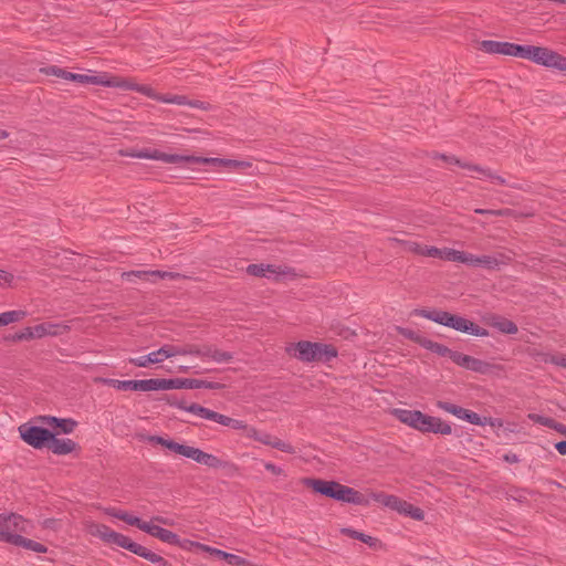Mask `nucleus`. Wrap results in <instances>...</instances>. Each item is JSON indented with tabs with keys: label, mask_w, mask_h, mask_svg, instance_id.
Wrapping results in <instances>:
<instances>
[{
	"label": "nucleus",
	"mask_w": 566,
	"mask_h": 566,
	"mask_svg": "<svg viewBox=\"0 0 566 566\" xmlns=\"http://www.w3.org/2000/svg\"><path fill=\"white\" fill-rule=\"evenodd\" d=\"M88 532L91 535L98 537L104 543L114 544L124 549H127L128 552L147 559L148 562H150L151 564H154L156 566H172L163 556H160V555L151 552L150 549L146 548L145 546L134 542L128 536L113 531L109 526H107L105 524L92 523L88 526Z\"/></svg>",
	"instance_id": "f257e3e1"
},
{
	"label": "nucleus",
	"mask_w": 566,
	"mask_h": 566,
	"mask_svg": "<svg viewBox=\"0 0 566 566\" xmlns=\"http://www.w3.org/2000/svg\"><path fill=\"white\" fill-rule=\"evenodd\" d=\"M302 483L304 486L310 488L316 494L343 503L368 506L370 504V499H373L370 495L367 496L354 488L344 485L334 480L304 478Z\"/></svg>",
	"instance_id": "f03ea898"
},
{
	"label": "nucleus",
	"mask_w": 566,
	"mask_h": 566,
	"mask_svg": "<svg viewBox=\"0 0 566 566\" xmlns=\"http://www.w3.org/2000/svg\"><path fill=\"white\" fill-rule=\"evenodd\" d=\"M412 315L427 318L442 326L452 328L457 332L469 334L479 337L489 336V331L479 326L474 322L460 316L458 314H453L439 308H416L412 312Z\"/></svg>",
	"instance_id": "7ed1b4c3"
},
{
	"label": "nucleus",
	"mask_w": 566,
	"mask_h": 566,
	"mask_svg": "<svg viewBox=\"0 0 566 566\" xmlns=\"http://www.w3.org/2000/svg\"><path fill=\"white\" fill-rule=\"evenodd\" d=\"M286 353L302 363H329L338 355L337 348L332 344L300 340L286 347Z\"/></svg>",
	"instance_id": "20e7f679"
},
{
	"label": "nucleus",
	"mask_w": 566,
	"mask_h": 566,
	"mask_svg": "<svg viewBox=\"0 0 566 566\" xmlns=\"http://www.w3.org/2000/svg\"><path fill=\"white\" fill-rule=\"evenodd\" d=\"M40 72L45 75H53L66 81L75 82L82 85H102V86H113L117 83L114 78H108L109 76L106 73H98L94 75L88 74H78L72 73L64 69H61L56 65H49L45 67H41Z\"/></svg>",
	"instance_id": "39448f33"
},
{
	"label": "nucleus",
	"mask_w": 566,
	"mask_h": 566,
	"mask_svg": "<svg viewBox=\"0 0 566 566\" xmlns=\"http://www.w3.org/2000/svg\"><path fill=\"white\" fill-rule=\"evenodd\" d=\"M370 496L375 502L380 503L384 506L389 507L399 514L408 516L415 521H422L424 518L423 510L396 495H389L384 492H371Z\"/></svg>",
	"instance_id": "423d86ee"
},
{
	"label": "nucleus",
	"mask_w": 566,
	"mask_h": 566,
	"mask_svg": "<svg viewBox=\"0 0 566 566\" xmlns=\"http://www.w3.org/2000/svg\"><path fill=\"white\" fill-rule=\"evenodd\" d=\"M432 158L441 159L449 165H457L463 169L475 171V172L480 174L481 176L489 178L492 182H494L496 185L510 186V187L516 188L515 186L510 185L504 177L495 174L490 168H486V167H483L480 165H475V164H471L468 161H463L454 155H447V154H441V153L434 151L432 154Z\"/></svg>",
	"instance_id": "0eeeda50"
},
{
	"label": "nucleus",
	"mask_w": 566,
	"mask_h": 566,
	"mask_svg": "<svg viewBox=\"0 0 566 566\" xmlns=\"http://www.w3.org/2000/svg\"><path fill=\"white\" fill-rule=\"evenodd\" d=\"M20 438L30 447L41 450L49 448L50 441L53 439V431L42 426H32L23 423L19 428Z\"/></svg>",
	"instance_id": "6e6552de"
},
{
	"label": "nucleus",
	"mask_w": 566,
	"mask_h": 566,
	"mask_svg": "<svg viewBox=\"0 0 566 566\" xmlns=\"http://www.w3.org/2000/svg\"><path fill=\"white\" fill-rule=\"evenodd\" d=\"M522 44L511 42H500L493 40H484L480 43L479 49L489 54H503L520 57Z\"/></svg>",
	"instance_id": "1a4fd4ad"
},
{
	"label": "nucleus",
	"mask_w": 566,
	"mask_h": 566,
	"mask_svg": "<svg viewBox=\"0 0 566 566\" xmlns=\"http://www.w3.org/2000/svg\"><path fill=\"white\" fill-rule=\"evenodd\" d=\"M105 384L117 389V390H140L151 391L156 390L155 378L150 379H132V380H118V379H105Z\"/></svg>",
	"instance_id": "9d476101"
},
{
	"label": "nucleus",
	"mask_w": 566,
	"mask_h": 566,
	"mask_svg": "<svg viewBox=\"0 0 566 566\" xmlns=\"http://www.w3.org/2000/svg\"><path fill=\"white\" fill-rule=\"evenodd\" d=\"M174 356V345H164L159 349L145 356L130 358L129 363L137 367H147L150 364H157L163 361L164 358H170Z\"/></svg>",
	"instance_id": "9b49d317"
},
{
	"label": "nucleus",
	"mask_w": 566,
	"mask_h": 566,
	"mask_svg": "<svg viewBox=\"0 0 566 566\" xmlns=\"http://www.w3.org/2000/svg\"><path fill=\"white\" fill-rule=\"evenodd\" d=\"M39 420L41 423L51 427L55 436L60 433L70 434L78 424L77 421L72 418H57L55 416H40Z\"/></svg>",
	"instance_id": "f8f14e48"
},
{
	"label": "nucleus",
	"mask_w": 566,
	"mask_h": 566,
	"mask_svg": "<svg viewBox=\"0 0 566 566\" xmlns=\"http://www.w3.org/2000/svg\"><path fill=\"white\" fill-rule=\"evenodd\" d=\"M125 155L134 158L161 160L168 164H178L182 158V155L166 154L157 149L130 150Z\"/></svg>",
	"instance_id": "ddd939ff"
},
{
	"label": "nucleus",
	"mask_w": 566,
	"mask_h": 566,
	"mask_svg": "<svg viewBox=\"0 0 566 566\" xmlns=\"http://www.w3.org/2000/svg\"><path fill=\"white\" fill-rule=\"evenodd\" d=\"M455 365L481 375H486L492 369V364L473 356L459 353Z\"/></svg>",
	"instance_id": "4468645a"
},
{
	"label": "nucleus",
	"mask_w": 566,
	"mask_h": 566,
	"mask_svg": "<svg viewBox=\"0 0 566 566\" xmlns=\"http://www.w3.org/2000/svg\"><path fill=\"white\" fill-rule=\"evenodd\" d=\"M391 415L400 422L419 432L421 431L424 413L420 410L396 408L391 411Z\"/></svg>",
	"instance_id": "2eb2a0df"
},
{
	"label": "nucleus",
	"mask_w": 566,
	"mask_h": 566,
	"mask_svg": "<svg viewBox=\"0 0 566 566\" xmlns=\"http://www.w3.org/2000/svg\"><path fill=\"white\" fill-rule=\"evenodd\" d=\"M4 538V543L12 544L14 546L23 547L28 551H32L35 553H46L48 547L39 542L33 539L23 537L22 535H9L7 533H1Z\"/></svg>",
	"instance_id": "dca6fc26"
},
{
	"label": "nucleus",
	"mask_w": 566,
	"mask_h": 566,
	"mask_svg": "<svg viewBox=\"0 0 566 566\" xmlns=\"http://www.w3.org/2000/svg\"><path fill=\"white\" fill-rule=\"evenodd\" d=\"M143 532L147 533L148 535H150L153 537L160 539L164 543H167L170 545L179 544V535L178 534H176L167 528H164L159 525H154L150 522L146 523Z\"/></svg>",
	"instance_id": "f3484780"
},
{
	"label": "nucleus",
	"mask_w": 566,
	"mask_h": 566,
	"mask_svg": "<svg viewBox=\"0 0 566 566\" xmlns=\"http://www.w3.org/2000/svg\"><path fill=\"white\" fill-rule=\"evenodd\" d=\"M156 390L193 389V378H155Z\"/></svg>",
	"instance_id": "a211bd4d"
},
{
	"label": "nucleus",
	"mask_w": 566,
	"mask_h": 566,
	"mask_svg": "<svg viewBox=\"0 0 566 566\" xmlns=\"http://www.w3.org/2000/svg\"><path fill=\"white\" fill-rule=\"evenodd\" d=\"M485 322L489 326L506 335H513L518 332L517 325L513 321L497 314L490 315Z\"/></svg>",
	"instance_id": "6ab92c4d"
},
{
	"label": "nucleus",
	"mask_w": 566,
	"mask_h": 566,
	"mask_svg": "<svg viewBox=\"0 0 566 566\" xmlns=\"http://www.w3.org/2000/svg\"><path fill=\"white\" fill-rule=\"evenodd\" d=\"M36 338H42L46 335L59 336L70 331V326L62 323H50L45 322L33 326Z\"/></svg>",
	"instance_id": "aec40b11"
},
{
	"label": "nucleus",
	"mask_w": 566,
	"mask_h": 566,
	"mask_svg": "<svg viewBox=\"0 0 566 566\" xmlns=\"http://www.w3.org/2000/svg\"><path fill=\"white\" fill-rule=\"evenodd\" d=\"M108 78H114L115 82L117 83L116 85H113L112 87H120L124 90L136 91V92H139L157 102H158V97H160V93H157L154 88H151L148 85L134 84L126 80H119L118 77H115V76H109Z\"/></svg>",
	"instance_id": "412c9836"
},
{
	"label": "nucleus",
	"mask_w": 566,
	"mask_h": 566,
	"mask_svg": "<svg viewBox=\"0 0 566 566\" xmlns=\"http://www.w3.org/2000/svg\"><path fill=\"white\" fill-rule=\"evenodd\" d=\"M542 66L566 72V56L545 48Z\"/></svg>",
	"instance_id": "4be33fe9"
},
{
	"label": "nucleus",
	"mask_w": 566,
	"mask_h": 566,
	"mask_svg": "<svg viewBox=\"0 0 566 566\" xmlns=\"http://www.w3.org/2000/svg\"><path fill=\"white\" fill-rule=\"evenodd\" d=\"M203 465L211 469H222L226 471L228 476H233L239 472V467L235 463L221 460L211 453H207Z\"/></svg>",
	"instance_id": "5701e85b"
},
{
	"label": "nucleus",
	"mask_w": 566,
	"mask_h": 566,
	"mask_svg": "<svg viewBox=\"0 0 566 566\" xmlns=\"http://www.w3.org/2000/svg\"><path fill=\"white\" fill-rule=\"evenodd\" d=\"M202 552L209 553L211 556L227 562L229 565L232 566H244L248 564L247 559L235 555L231 554L224 551H221L219 548L210 547V546H202Z\"/></svg>",
	"instance_id": "b1692460"
},
{
	"label": "nucleus",
	"mask_w": 566,
	"mask_h": 566,
	"mask_svg": "<svg viewBox=\"0 0 566 566\" xmlns=\"http://www.w3.org/2000/svg\"><path fill=\"white\" fill-rule=\"evenodd\" d=\"M245 272L252 276L266 277V279L272 277V275H277V274L283 273L282 271H280V266H276L274 264H263V263L249 264L245 269Z\"/></svg>",
	"instance_id": "393cba45"
},
{
	"label": "nucleus",
	"mask_w": 566,
	"mask_h": 566,
	"mask_svg": "<svg viewBox=\"0 0 566 566\" xmlns=\"http://www.w3.org/2000/svg\"><path fill=\"white\" fill-rule=\"evenodd\" d=\"M77 443L71 439H59L53 433V439L50 441L49 450L56 455H66L73 452L77 448Z\"/></svg>",
	"instance_id": "a878e982"
},
{
	"label": "nucleus",
	"mask_w": 566,
	"mask_h": 566,
	"mask_svg": "<svg viewBox=\"0 0 566 566\" xmlns=\"http://www.w3.org/2000/svg\"><path fill=\"white\" fill-rule=\"evenodd\" d=\"M424 349L440 356V357H448L452 363L455 364L457 361V356L459 355L460 352H457V350H452L451 348H449L448 346L443 345V344H440V343H437V342H433L429 338H427L423 347Z\"/></svg>",
	"instance_id": "bb28decb"
},
{
	"label": "nucleus",
	"mask_w": 566,
	"mask_h": 566,
	"mask_svg": "<svg viewBox=\"0 0 566 566\" xmlns=\"http://www.w3.org/2000/svg\"><path fill=\"white\" fill-rule=\"evenodd\" d=\"M210 420L220 423L221 426L232 428L234 430L245 431V429H248V424L244 421L233 419L217 411H212Z\"/></svg>",
	"instance_id": "cd10ccee"
},
{
	"label": "nucleus",
	"mask_w": 566,
	"mask_h": 566,
	"mask_svg": "<svg viewBox=\"0 0 566 566\" xmlns=\"http://www.w3.org/2000/svg\"><path fill=\"white\" fill-rule=\"evenodd\" d=\"M208 345H196V344H187L184 346H174V354L175 356L181 355H192L197 357H207V350Z\"/></svg>",
	"instance_id": "c85d7f7f"
},
{
	"label": "nucleus",
	"mask_w": 566,
	"mask_h": 566,
	"mask_svg": "<svg viewBox=\"0 0 566 566\" xmlns=\"http://www.w3.org/2000/svg\"><path fill=\"white\" fill-rule=\"evenodd\" d=\"M176 453L180 454L185 458L191 459L200 464L205 463V459L207 455V452H205L198 448L181 444V443H179Z\"/></svg>",
	"instance_id": "c756f323"
},
{
	"label": "nucleus",
	"mask_w": 566,
	"mask_h": 566,
	"mask_svg": "<svg viewBox=\"0 0 566 566\" xmlns=\"http://www.w3.org/2000/svg\"><path fill=\"white\" fill-rule=\"evenodd\" d=\"M408 249L412 252L420 253L427 256L431 258H438L441 260H444L446 254V248L439 249L436 247H426L424 250L421 248V245L417 242H408Z\"/></svg>",
	"instance_id": "7c9ffc66"
},
{
	"label": "nucleus",
	"mask_w": 566,
	"mask_h": 566,
	"mask_svg": "<svg viewBox=\"0 0 566 566\" xmlns=\"http://www.w3.org/2000/svg\"><path fill=\"white\" fill-rule=\"evenodd\" d=\"M544 51V46L523 45L520 57L541 65L543 61Z\"/></svg>",
	"instance_id": "2f4dec72"
},
{
	"label": "nucleus",
	"mask_w": 566,
	"mask_h": 566,
	"mask_svg": "<svg viewBox=\"0 0 566 566\" xmlns=\"http://www.w3.org/2000/svg\"><path fill=\"white\" fill-rule=\"evenodd\" d=\"M179 163L186 164H198V165H211L221 167L222 158L214 157H201V156H184Z\"/></svg>",
	"instance_id": "473e14b6"
},
{
	"label": "nucleus",
	"mask_w": 566,
	"mask_h": 566,
	"mask_svg": "<svg viewBox=\"0 0 566 566\" xmlns=\"http://www.w3.org/2000/svg\"><path fill=\"white\" fill-rule=\"evenodd\" d=\"M207 357L211 358L216 363L223 364L229 363L233 359V354L230 352L220 350L211 345L207 346Z\"/></svg>",
	"instance_id": "72a5a7b5"
},
{
	"label": "nucleus",
	"mask_w": 566,
	"mask_h": 566,
	"mask_svg": "<svg viewBox=\"0 0 566 566\" xmlns=\"http://www.w3.org/2000/svg\"><path fill=\"white\" fill-rule=\"evenodd\" d=\"M27 316V312L22 310H14L0 313V326H7L10 323L20 322Z\"/></svg>",
	"instance_id": "f704fd0d"
},
{
	"label": "nucleus",
	"mask_w": 566,
	"mask_h": 566,
	"mask_svg": "<svg viewBox=\"0 0 566 566\" xmlns=\"http://www.w3.org/2000/svg\"><path fill=\"white\" fill-rule=\"evenodd\" d=\"M436 406L439 409H441V410H443L446 412H449V413L453 415L454 417H457V418H459L461 420H462L463 413H464V411L467 409V408H463L461 406L454 405V403H452L450 401H446V400H438L436 402Z\"/></svg>",
	"instance_id": "c9c22d12"
},
{
	"label": "nucleus",
	"mask_w": 566,
	"mask_h": 566,
	"mask_svg": "<svg viewBox=\"0 0 566 566\" xmlns=\"http://www.w3.org/2000/svg\"><path fill=\"white\" fill-rule=\"evenodd\" d=\"M397 333L399 335H401L402 337L418 344L421 347H423V345L427 340V337H424V336L418 334L417 332H415L410 328H407V327L397 326Z\"/></svg>",
	"instance_id": "e433bc0d"
},
{
	"label": "nucleus",
	"mask_w": 566,
	"mask_h": 566,
	"mask_svg": "<svg viewBox=\"0 0 566 566\" xmlns=\"http://www.w3.org/2000/svg\"><path fill=\"white\" fill-rule=\"evenodd\" d=\"M185 411L199 416L200 418L210 420L213 410L206 408L199 403L192 402L186 405Z\"/></svg>",
	"instance_id": "4c0bfd02"
},
{
	"label": "nucleus",
	"mask_w": 566,
	"mask_h": 566,
	"mask_svg": "<svg viewBox=\"0 0 566 566\" xmlns=\"http://www.w3.org/2000/svg\"><path fill=\"white\" fill-rule=\"evenodd\" d=\"M147 440H148L149 442H153V443L159 444V446H161V447H164V448H166V449H168V450H170V451H172V452H175V453H176L177 448H178V446H179V443H178V442H176L175 440H172V439H166V438H164V437H161V436H148V437H147Z\"/></svg>",
	"instance_id": "58836bf2"
},
{
	"label": "nucleus",
	"mask_w": 566,
	"mask_h": 566,
	"mask_svg": "<svg viewBox=\"0 0 566 566\" xmlns=\"http://www.w3.org/2000/svg\"><path fill=\"white\" fill-rule=\"evenodd\" d=\"M245 432H247V437L253 438L254 440H256L265 446H271L273 438H274L269 433H260L255 428L249 427V426H248V429H245Z\"/></svg>",
	"instance_id": "ea45409f"
},
{
	"label": "nucleus",
	"mask_w": 566,
	"mask_h": 566,
	"mask_svg": "<svg viewBox=\"0 0 566 566\" xmlns=\"http://www.w3.org/2000/svg\"><path fill=\"white\" fill-rule=\"evenodd\" d=\"M118 520L127 523L130 526H135V527L139 528L140 531L144 530V527L147 523L137 516H133L132 514H129L126 511H123V513H120V515H118Z\"/></svg>",
	"instance_id": "a19ab883"
},
{
	"label": "nucleus",
	"mask_w": 566,
	"mask_h": 566,
	"mask_svg": "<svg viewBox=\"0 0 566 566\" xmlns=\"http://www.w3.org/2000/svg\"><path fill=\"white\" fill-rule=\"evenodd\" d=\"M439 417L424 413L421 433H436Z\"/></svg>",
	"instance_id": "79ce46f5"
},
{
	"label": "nucleus",
	"mask_w": 566,
	"mask_h": 566,
	"mask_svg": "<svg viewBox=\"0 0 566 566\" xmlns=\"http://www.w3.org/2000/svg\"><path fill=\"white\" fill-rule=\"evenodd\" d=\"M158 102L176 105H186L188 103V98L184 95L160 94V97H158Z\"/></svg>",
	"instance_id": "37998d69"
},
{
	"label": "nucleus",
	"mask_w": 566,
	"mask_h": 566,
	"mask_svg": "<svg viewBox=\"0 0 566 566\" xmlns=\"http://www.w3.org/2000/svg\"><path fill=\"white\" fill-rule=\"evenodd\" d=\"M122 277L128 282H134L135 277L136 279H139V280H144V281H150V271H143V270H138V271H128V272H124L122 274Z\"/></svg>",
	"instance_id": "c03bdc74"
},
{
	"label": "nucleus",
	"mask_w": 566,
	"mask_h": 566,
	"mask_svg": "<svg viewBox=\"0 0 566 566\" xmlns=\"http://www.w3.org/2000/svg\"><path fill=\"white\" fill-rule=\"evenodd\" d=\"M35 332L33 329V326H29L23 328L20 332H17L12 334V340L13 342H23V340H31L36 338V335H34Z\"/></svg>",
	"instance_id": "a18cd8bd"
},
{
	"label": "nucleus",
	"mask_w": 566,
	"mask_h": 566,
	"mask_svg": "<svg viewBox=\"0 0 566 566\" xmlns=\"http://www.w3.org/2000/svg\"><path fill=\"white\" fill-rule=\"evenodd\" d=\"M500 264H501V262L494 256H491V255H480L479 256L478 268L494 270V269H497Z\"/></svg>",
	"instance_id": "49530a36"
},
{
	"label": "nucleus",
	"mask_w": 566,
	"mask_h": 566,
	"mask_svg": "<svg viewBox=\"0 0 566 566\" xmlns=\"http://www.w3.org/2000/svg\"><path fill=\"white\" fill-rule=\"evenodd\" d=\"M200 388L218 390V389L224 388V385L221 382L193 378V389H200Z\"/></svg>",
	"instance_id": "de8ad7c7"
},
{
	"label": "nucleus",
	"mask_w": 566,
	"mask_h": 566,
	"mask_svg": "<svg viewBox=\"0 0 566 566\" xmlns=\"http://www.w3.org/2000/svg\"><path fill=\"white\" fill-rule=\"evenodd\" d=\"M465 251H459L451 248H446L444 260L451 262L463 263Z\"/></svg>",
	"instance_id": "09e8293b"
},
{
	"label": "nucleus",
	"mask_w": 566,
	"mask_h": 566,
	"mask_svg": "<svg viewBox=\"0 0 566 566\" xmlns=\"http://www.w3.org/2000/svg\"><path fill=\"white\" fill-rule=\"evenodd\" d=\"M462 420L476 426H485L483 417H481L480 415L470 409H465Z\"/></svg>",
	"instance_id": "8fccbe9b"
},
{
	"label": "nucleus",
	"mask_w": 566,
	"mask_h": 566,
	"mask_svg": "<svg viewBox=\"0 0 566 566\" xmlns=\"http://www.w3.org/2000/svg\"><path fill=\"white\" fill-rule=\"evenodd\" d=\"M271 447L286 453H295V449L290 443H286L277 438H273Z\"/></svg>",
	"instance_id": "3c124183"
},
{
	"label": "nucleus",
	"mask_w": 566,
	"mask_h": 566,
	"mask_svg": "<svg viewBox=\"0 0 566 566\" xmlns=\"http://www.w3.org/2000/svg\"><path fill=\"white\" fill-rule=\"evenodd\" d=\"M159 400L166 401L169 406L177 407L181 410L186 408V401L179 400L175 395H164Z\"/></svg>",
	"instance_id": "603ef678"
},
{
	"label": "nucleus",
	"mask_w": 566,
	"mask_h": 566,
	"mask_svg": "<svg viewBox=\"0 0 566 566\" xmlns=\"http://www.w3.org/2000/svg\"><path fill=\"white\" fill-rule=\"evenodd\" d=\"M179 276L178 273L167 272V271H159V270H150V282H157L159 279H175Z\"/></svg>",
	"instance_id": "864d4df0"
},
{
	"label": "nucleus",
	"mask_w": 566,
	"mask_h": 566,
	"mask_svg": "<svg viewBox=\"0 0 566 566\" xmlns=\"http://www.w3.org/2000/svg\"><path fill=\"white\" fill-rule=\"evenodd\" d=\"M175 546H178V547H181L184 549H187V551H191L193 547L199 549V551H202V546H206L205 544H201V543H198V542H193V541H190V539H181L179 537V544H174Z\"/></svg>",
	"instance_id": "5fc2aeb1"
},
{
	"label": "nucleus",
	"mask_w": 566,
	"mask_h": 566,
	"mask_svg": "<svg viewBox=\"0 0 566 566\" xmlns=\"http://www.w3.org/2000/svg\"><path fill=\"white\" fill-rule=\"evenodd\" d=\"M531 419L534 422L539 423V424H542L544 427H547V428H551V429L555 424V419L549 418V417H545V416H541V415H532Z\"/></svg>",
	"instance_id": "6e6d98bb"
},
{
	"label": "nucleus",
	"mask_w": 566,
	"mask_h": 566,
	"mask_svg": "<svg viewBox=\"0 0 566 566\" xmlns=\"http://www.w3.org/2000/svg\"><path fill=\"white\" fill-rule=\"evenodd\" d=\"M360 542L367 544L369 547L375 549L382 547V543L378 538L367 535L365 533L363 534Z\"/></svg>",
	"instance_id": "4d7b16f0"
},
{
	"label": "nucleus",
	"mask_w": 566,
	"mask_h": 566,
	"mask_svg": "<svg viewBox=\"0 0 566 566\" xmlns=\"http://www.w3.org/2000/svg\"><path fill=\"white\" fill-rule=\"evenodd\" d=\"M452 433V427L450 423L443 421L439 418V422L437 423L436 434L449 436Z\"/></svg>",
	"instance_id": "13d9d810"
},
{
	"label": "nucleus",
	"mask_w": 566,
	"mask_h": 566,
	"mask_svg": "<svg viewBox=\"0 0 566 566\" xmlns=\"http://www.w3.org/2000/svg\"><path fill=\"white\" fill-rule=\"evenodd\" d=\"M545 363H551L556 366L566 368V355L565 354L549 355V357L545 359Z\"/></svg>",
	"instance_id": "bf43d9fd"
},
{
	"label": "nucleus",
	"mask_w": 566,
	"mask_h": 566,
	"mask_svg": "<svg viewBox=\"0 0 566 566\" xmlns=\"http://www.w3.org/2000/svg\"><path fill=\"white\" fill-rule=\"evenodd\" d=\"M250 164L245 163V161H241V160H234V159H226V158H222V163H221V167H227V168H243V167H247L249 166Z\"/></svg>",
	"instance_id": "052dcab7"
},
{
	"label": "nucleus",
	"mask_w": 566,
	"mask_h": 566,
	"mask_svg": "<svg viewBox=\"0 0 566 566\" xmlns=\"http://www.w3.org/2000/svg\"><path fill=\"white\" fill-rule=\"evenodd\" d=\"M340 533L343 535H346V536H348L350 538L358 539V541L361 539V536L364 534L363 532H358V531H356V530H354L352 527H343V528H340Z\"/></svg>",
	"instance_id": "680f3d73"
},
{
	"label": "nucleus",
	"mask_w": 566,
	"mask_h": 566,
	"mask_svg": "<svg viewBox=\"0 0 566 566\" xmlns=\"http://www.w3.org/2000/svg\"><path fill=\"white\" fill-rule=\"evenodd\" d=\"M14 280V275L12 273H9L7 271L0 270V286L3 285H11V283Z\"/></svg>",
	"instance_id": "e2e57ef3"
},
{
	"label": "nucleus",
	"mask_w": 566,
	"mask_h": 566,
	"mask_svg": "<svg viewBox=\"0 0 566 566\" xmlns=\"http://www.w3.org/2000/svg\"><path fill=\"white\" fill-rule=\"evenodd\" d=\"M479 263V255L465 252L463 264H467L469 266L478 268Z\"/></svg>",
	"instance_id": "0e129e2a"
},
{
	"label": "nucleus",
	"mask_w": 566,
	"mask_h": 566,
	"mask_svg": "<svg viewBox=\"0 0 566 566\" xmlns=\"http://www.w3.org/2000/svg\"><path fill=\"white\" fill-rule=\"evenodd\" d=\"M186 105H189L193 108L203 109V111H208L211 107L209 103H206V102H202L199 99H193V101L188 99V103Z\"/></svg>",
	"instance_id": "69168bd1"
},
{
	"label": "nucleus",
	"mask_w": 566,
	"mask_h": 566,
	"mask_svg": "<svg viewBox=\"0 0 566 566\" xmlns=\"http://www.w3.org/2000/svg\"><path fill=\"white\" fill-rule=\"evenodd\" d=\"M483 421H485V426L489 424L492 428L503 427V420L501 418L483 417Z\"/></svg>",
	"instance_id": "338daca9"
},
{
	"label": "nucleus",
	"mask_w": 566,
	"mask_h": 566,
	"mask_svg": "<svg viewBox=\"0 0 566 566\" xmlns=\"http://www.w3.org/2000/svg\"><path fill=\"white\" fill-rule=\"evenodd\" d=\"M264 468L266 471L275 474V475H281L284 473V470L277 465H275L274 463L272 462H265L264 463Z\"/></svg>",
	"instance_id": "774afa93"
}]
</instances>
